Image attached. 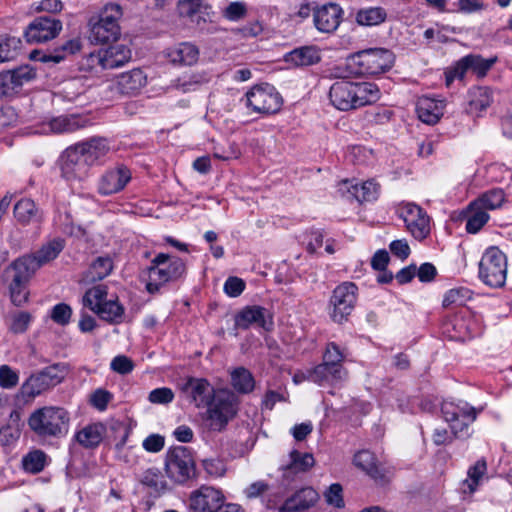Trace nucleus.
<instances>
[{
  "instance_id": "864d4df0",
  "label": "nucleus",
  "mask_w": 512,
  "mask_h": 512,
  "mask_svg": "<svg viewBox=\"0 0 512 512\" xmlns=\"http://www.w3.org/2000/svg\"><path fill=\"white\" fill-rule=\"evenodd\" d=\"M470 291L467 288H454L446 292L443 299V307L448 308L450 306H462L465 301L470 297Z\"/></svg>"
},
{
  "instance_id": "20e7f679",
  "label": "nucleus",
  "mask_w": 512,
  "mask_h": 512,
  "mask_svg": "<svg viewBox=\"0 0 512 512\" xmlns=\"http://www.w3.org/2000/svg\"><path fill=\"white\" fill-rule=\"evenodd\" d=\"M207 408L206 422L211 431L221 432L228 423L237 415L238 398L234 392L226 388L215 391Z\"/></svg>"
},
{
  "instance_id": "6ab92c4d",
  "label": "nucleus",
  "mask_w": 512,
  "mask_h": 512,
  "mask_svg": "<svg viewBox=\"0 0 512 512\" xmlns=\"http://www.w3.org/2000/svg\"><path fill=\"white\" fill-rule=\"evenodd\" d=\"M36 77L35 69L29 65H23L13 70L0 73V99L11 96L17 92L24 83Z\"/></svg>"
},
{
  "instance_id": "9d476101",
  "label": "nucleus",
  "mask_w": 512,
  "mask_h": 512,
  "mask_svg": "<svg viewBox=\"0 0 512 512\" xmlns=\"http://www.w3.org/2000/svg\"><path fill=\"white\" fill-rule=\"evenodd\" d=\"M504 201L505 194L502 189L486 191L461 211L458 220L466 221V224H486L490 219L488 211L501 207Z\"/></svg>"
},
{
  "instance_id": "ea45409f",
  "label": "nucleus",
  "mask_w": 512,
  "mask_h": 512,
  "mask_svg": "<svg viewBox=\"0 0 512 512\" xmlns=\"http://www.w3.org/2000/svg\"><path fill=\"white\" fill-rule=\"evenodd\" d=\"M14 216L22 223L43 221L42 212L36 207L34 201L28 198L21 199L15 204Z\"/></svg>"
},
{
  "instance_id": "052dcab7",
  "label": "nucleus",
  "mask_w": 512,
  "mask_h": 512,
  "mask_svg": "<svg viewBox=\"0 0 512 512\" xmlns=\"http://www.w3.org/2000/svg\"><path fill=\"white\" fill-rule=\"evenodd\" d=\"M113 395L105 389H97L90 396V403L99 411H104L109 402L112 400Z\"/></svg>"
},
{
  "instance_id": "72a5a7b5",
  "label": "nucleus",
  "mask_w": 512,
  "mask_h": 512,
  "mask_svg": "<svg viewBox=\"0 0 512 512\" xmlns=\"http://www.w3.org/2000/svg\"><path fill=\"white\" fill-rule=\"evenodd\" d=\"M103 69H115L123 66L131 59V50L124 44H114L101 49Z\"/></svg>"
},
{
  "instance_id": "e433bc0d",
  "label": "nucleus",
  "mask_w": 512,
  "mask_h": 512,
  "mask_svg": "<svg viewBox=\"0 0 512 512\" xmlns=\"http://www.w3.org/2000/svg\"><path fill=\"white\" fill-rule=\"evenodd\" d=\"M284 59L287 63L302 67L317 64L321 60V55L316 46H303L287 53Z\"/></svg>"
},
{
  "instance_id": "a19ab883",
  "label": "nucleus",
  "mask_w": 512,
  "mask_h": 512,
  "mask_svg": "<svg viewBox=\"0 0 512 512\" xmlns=\"http://www.w3.org/2000/svg\"><path fill=\"white\" fill-rule=\"evenodd\" d=\"M491 102L492 96L488 87H473L468 92V111L470 113H478L487 109Z\"/></svg>"
},
{
  "instance_id": "c85d7f7f",
  "label": "nucleus",
  "mask_w": 512,
  "mask_h": 512,
  "mask_svg": "<svg viewBox=\"0 0 512 512\" xmlns=\"http://www.w3.org/2000/svg\"><path fill=\"white\" fill-rule=\"evenodd\" d=\"M75 146L83 153L91 167L101 161L110 150L107 139L103 137H93Z\"/></svg>"
},
{
  "instance_id": "f257e3e1",
  "label": "nucleus",
  "mask_w": 512,
  "mask_h": 512,
  "mask_svg": "<svg viewBox=\"0 0 512 512\" xmlns=\"http://www.w3.org/2000/svg\"><path fill=\"white\" fill-rule=\"evenodd\" d=\"M481 410L476 409L467 402L459 403L444 401L441 405V413L449 424L451 431L446 428H436L432 434V441L436 446L448 445L454 439L466 440L472 436L470 426Z\"/></svg>"
},
{
  "instance_id": "bf43d9fd",
  "label": "nucleus",
  "mask_w": 512,
  "mask_h": 512,
  "mask_svg": "<svg viewBox=\"0 0 512 512\" xmlns=\"http://www.w3.org/2000/svg\"><path fill=\"white\" fill-rule=\"evenodd\" d=\"M247 14V7L244 2H231L224 10L223 16L230 21L243 19Z\"/></svg>"
},
{
  "instance_id": "b1692460",
  "label": "nucleus",
  "mask_w": 512,
  "mask_h": 512,
  "mask_svg": "<svg viewBox=\"0 0 512 512\" xmlns=\"http://www.w3.org/2000/svg\"><path fill=\"white\" fill-rule=\"evenodd\" d=\"M63 248L64 240L56 238L43 245L36 253L19 257L16 260L21 261L27 266V269L35 273L41 266L54 260Z\"/></svg>"
},
{
  "instance_id": "bb28decb",
  "label": "nucleus",
  "mask_w": 512,
  "mask_h": 512,
  "mask_svg": "<svg viewBox=\"0 0 512 512\" xmlns=\"http://www.w3.org/2000/svg\"><path fill=\"white\" fill-rule=\"evenodd\" d=\"M81 48L82 41L79 37H76L65 41L62 45L56 47L53 51L43 52L34 50L31 52L30 58L43 63H59L67 56L78 53Z\"/></svg>"
},
{
  "instance_id": "f8f14e48",
  "label": "nucleus",
  "mask_w": 512,
  "mask_h": 512,
  "mask_svg": "<svg viewBox=\"0 0 512 512\" xmlns=\"http://www.w3.org/2000/svg\"><path fill=\"white\" fill-rule=\"evenodd\" d=\"M353 64L361 75H378L388 71L394 62L393 53L384 48L359 51L352 56Z\"/></svg>"
},
{
  "instance_id": "473e14b6",
  "label": "nucleus",
  "mask_w": 512,
  "mask_h": 512,
  "mask_svg": "<svg viewBox=\"0 0 512 512\" xmlns=\"http://www.w3.org/2000/svg\"><path fill=\"white\" fill-rule=\"evenodd\" d=\"M315 464L311 453H301L298 450H292L289 454V462L282 466L283 476L290 479L298 473L307 472Z\"/></svg>"
},
{
  "instance_id": "4d7b16f0",
  "label": "nucleus",
  "mask_w": 512,
  "mask_h": 512,
  "mask_svg": "<svg viewBox=\"0 0 512 512\" xmlns=\"http://www.w3.org/2000/svg\"><path fill=\"white\" fill-rule=\"evenodd\" d=\"M20 435V427L13 424H7L0 428V444L2 446L13 445L18 441Z\"/></svg>"
},
{
  "instance_id": "c9c22d12",
  "label": "nucleus",
  "mask_w": 512,
  "mask_h": 512,
  "mask_svg": "<svg viewBox=\"0 0 512 512\" xmlns=\"http://www.w3.org/2000/svg\"><path fill=\"white\" fill-rule=\"evenodd\" d=\"M166 56L173 64L193 65L198 60L199 50L195 45L184 42L167 49Z\"/></svg>"
},
{
  "instance_id": "6e6d98bb",
  "label": "nucleus",
  "mask_w": 512,
  "mask_h": 512,
  "mask_svg": "<svg viewBox=\"0 0 512 512\" xmlns=\"http://www.w3.org/2000/svg\"><path fill=\"white\" fill-rule=\"evenodd\" d=\"M71 315V307L66 303H59L52 308L50 317L55 323L65 326L70 322Z\"/></svg>"
},
{
  "instance_id": "2eb2a0df",
  "label": "nucleus",
  "mask_w": 512,
  "mask_h": 512,
  "mask_svg": "<svg viewBox=\"0 0 512 512\" xmlns=\"http://www.w3.org/2000/svg\"><path fill=\"white\" fill-rule=\"evenodd\" d=\"M61 177L68 182L84 180L91 166L75 145L66 148L58 160Z\"/></svg>"
},
{
  "instance_id": "680f3d73",
  "label": "nucleus",
  "mask_w": 512,
  "mask_h": 512,
  "mask_svg": "<svg viewBox=\"0 0 512 512\" xmlns=\"http://www.w3.org/2000/svg\"><path fill=\"white\" fill-rule=\"evenodd\" d=\"M342 486L338 483L332 484L325 492V499L329 505L336 508H343L345 503L342 495Z\"/></svg>"
},
{
  "instance_id": "3c124183",
  "label": "nucleus",
  "mask_w": 512,
  "mask_h": 512,
  "mask_svg": "<svg viewBox=\"0 0 512 512\" xmlns=\"http://www.w3.org/2000/svg\"><path fill=\"white\" fill-rule=\"evenodd\" d=\"M471 56L461 58L454 67L446 72V85L449 86L454 79L462 80L468 70L471 68Z\"/></svg>"
},
{
  "instance_id": "a878e982",
  "label": "nucleus",
  "mask_w": 512,
  "mask_h": 512,
  "mask_svg": "<svg viewBox=\"0 0 512 512\" xmlns=\"http://www.w3.org/2000/svg\"><path fill=\"white\" fill-rule=\"evenodd\" d=\"M319 493L312 487H303L288 497L279 507V512H303L319 500Z\"/></svg>"
},
{
  "instance_id": "7c9ffc66",
  "label": "nucleus",
  "mask_w": 512,
  "mask_h": 512,
  "mask_svg": "<svg viewBox=\"0 0 512 512\" xmlns=\"http://www.w3.org/2000/svg\"><path fill=\"white\" fill-rule=\"evenodd\" d=\"M89 124V119L79 114L60 115L52 118L48 126L53 133H72L82 129Z\"/></svg>"
},
{
  "instance_id": "7ed1b4c3",
  "label": "nucleus",
  "mask_w": 512,
  "mask_h": 512,
  "mask_svg": "<svg viewBox=\"0 0 512 512\" xmlns=\"http://www.w3.org/2000/svg\"><path fill=\"white\" fill-rule=\"evenodd\" d=\"M329 98L335 108L349 111L375 103L380 91L374 83L340 80L330 87Z\"/></svg>"
},
{
  "instance_id": "f3484780",
  "label": "nucleus",
  "mask_w": 512,
  "mask_h": 512,
  "mask_svg": "<svg viewBox=\"0 0 512 512\" xmlns=\"http://www.w3.org/2000/svg\"><path fill=\"white\" fill-rule=\"evenodd\" d=\"M62 30V22L52 16L36 17L26 28L28 43H42L54 39Z\"/></svg>"
},
{
  "instance_id": "e2e57ef3",
  "label": "nucleus",
  "mask_w": 512,
  "mask_h": 512,
  "mask_svg": "<svg viewBox=\"0 0 512 512\" xmlns=\"http://www.w3.org/2000/svg\"><path fill=\"white\" fill-rule=\"evenodd\" d=\"M81 68L89 71L99 72L103 69V57L101 49L91 52L81 63Z\"/></svg>"
},
{
  "instance_id": "09e8293b",
  "label": "nucleus",
  "mask_w": 512,
  "mask_h": 512,
  "mask_svg": "<svg viewBox=\"0 0 512 512\" xmlns=\"http://www.w3.org/2000/svg\"><path fill=\"white\" fill-rule=\"evenodd\" d=\"M107 288L104 285H97L88 289L83 297L84 305L93 312L98 309L107 299Z\"/></svg>"
},
{
  "instance_id": "412c9836",
  "label": "nucleus",
  "mask_w": 512,
  "mask_h": 512,
  "mask_svg": "<svg viewBox=\"0 0 512 512\" xmlns=\"http://www.w3.org/2000/svg\"><path fill=\"white\" fill-rule=\"evenodd\" d=\"M347 376L348 372L343 365H333L322 361L308 371L306 378L321 386H335L343 383Z\"/></svg>"
},
{
  "instance_id": "6e6552de",
  "label": "nucleus",
  "mask_w": 512,
  "mask_h": 512,
  "mask_svg": "<svg viewBox=\"0 0 512 512\" xmlns=\"http://www.w3.org/2000/svg\"><path fill=\"white\" fill-rule=\"evenodd\" d=\"M478 276L487 286L501 288L507 277V257L496 246L485 250L479 262Z\"/></svg>"
},
{
  "instance_id": "69168bd1",
  "label": "nucleus",
  "mask_w": 512,
  "mask_h": 512,
  "mask_svg": "<svg viewBox=\"0 0 512 512\" xmlns=\"http://www.w3.org/2000/svg\"><path fill=\"white\" fill-rule=\"evenodd\" d=\"M246 284L239 277L230 276L224 283V292L230 297H238L244 291Z\"/></svg>"
},
{
  "instance_id": "4468645a",
  "label": "nucleus",
  "mask_w": 512,
  "mask_h": 512,
  "mask_svg": "<svg viewBox=\"0 0 512 512\" xmlns=\"http://www.w3.org/2000/svg\"><path fill=\"white\" fill-rule=\"evenodd\" d=\"M34 273L21 261H13L4 271L3 277L10 280L9 291L12 303L22 306L28 300L27 284Z\"/></svg>"
},
{
  "instance_id": "1a4fd4ad",
  "label": "nucleus",
  "mask_w": 512,
  "mask_h": 512,
  "mask_svg": "<svg viewBox=\"0 0 512 512\" xmlns=\"http://www.w3.org/2000/svg\"><path fill=\"white\" fill-rule=\"evenodd\" d=\"M165 473L177 484H184L194 478L196 465L191 449L185 446L170 448L165 457Z\"/></svg>"
},
{
  "instance_id": "603ef678",
  "label": "nucleus",
  "mask_w": 512,
  "mask_h": 512,
  "mask_svg": "<svg viewBox=\"0 0 512 512\" xmlns=\"http://www.w3.org/2000/svg\"><path fill=\"white\" fill-rule=\"evenodd\" d=\"M346 358L345 350H342L335 342H328L323 353L322 361L333 365H343Z\"/></svg>"
},
{
  "instance_id": "aec40b11",
  "label": "nucleus",
  "mask_w": 512,
  "mask_h": 512,
  "mask_svg": "<svg viewBox=\"0 0 512 512\" xmlns=\"http://www.w3.org/2000/svg\"><path fill=\"white\" fill-rule=\"evenodd\" d=\"M338 191L348 200L355 199L359 203H364L375 201L379 196L380 187L373 180L358 184L345 179L339 183Z\"/></svg>"
},
{
  "instance_id": "cd10ccee",
  "label": "nucleus",
  "mask_w": 512,
  "mask_h": 512,
  "mask_svg": "<svg viewBox=\"0 0 512 512\" xmlns=\"http://www.w3.org/2000/svg\"><path fill=\"white\" fill-rule=\"evenodd\" d=\"M356 467L369 475L376 483L384 485L388 482L386 469L378 463L375 455L369 450H361L354 455Z\"/></svg>"
},
{
  "instance_id": "423d86ee",
  "label": "nucleus",
  "mask_w": 512,
  "mask_h": 512,
  "mask_svg": "<svg viewBox=\"0 0 512 512\" xmlns=\"http://www.w3.org/2000/svg\"><path fill=\"white\" fill-rule=\"evenodd\" d=\"M66 375L65 365L57 363L32 373L21 385L19 394L24 400H31L60 384Z\"/></svg>"
},
{
  "instance_id": "c03bdc74",
  "label": "nucleus",
  "mask_w": 512,
  "mask_h": 512,
  "mask_svg": "<svg viewBox=\"0 0 512 512\" xmlns=\"http://www.w3.org/2000/svg\"><path fill=\"white\" fill-rule=\"evenodd\" d=\"M387 18V12L382 7H368L356 13V22L361 26H376Z\"/></svg>"
},
{
  "instance_id": "4c0bfd02",
  "label": "nucleus",
  "mask_w": 512,
  "mask_h": 512,
  "mask_svg": "<svg viewBox=\"0 0 512 512\" xmlns=\"http://www.w3.org/2000/svg\"><path fill=\"white\" fill-rule=\"evenodd\" d=\"M146 75L139 69L122 73L118 76L117 84L123 94H135L146 84Z\"/></svg>"
},
{
  "instance_id": "f704fd0d",
  "label": "nucleus",
  "mask_w": 512,
  "mask_h": 512,
  "mask_svg": "<svg viewBox=\"0 0 512 512\" xmlns=\"http://www.w3.org/2000/svg\"><path fill=\"white\" fill-rule=\"evenodd\" d=\"M105 426L98 422L88 424L75 434L76 442L86 449H94L100 445L105 435Z\"/></svg>"
},
{
  "instance_id": "13d9d810",
  "label": "nucleus",
  "mask_w": 512,
  "mask_h": 512,
  "mask_svg": "<svg viewBox=\"0 0 512 512\" xmlns=\"http://www.w3.org/2000/svg\"><path fill=\"white\" fill-rule=\"evenodd\" d=\"M19 375L8 365L0 366V387L3 389H12L17 386Z\"/></svg>"
},
{
  "instance_id": "a18cd8bd",
  "label": "nucleus",
  "mask_w": 512,
  "mask_h": 512,
  "mask_svg": "<svg viewBox=\"0 0 512 512\" xmlns=\"http://www.w3.org/2000/svg\"><path fill=\"white\" fill-rule=\"evenodd\" d=\"M114 267L113 259L109 255L97 257L89 267L91 281H100L112 272Z\"/></svg>"
},
{
  "instance_id": "c756f323",
  "label": "nucleus",
  "mask_w": 512,
  "mask_h": 512,
  "mask_svg": "<svg viewBox=\"0 0 512 512\" xmlns=\"http://www.w3.org/2000/svg\"><path fill=\"white\" fill-rule=\"evenodd\" d=\"M445 103L429 97L418 100L416 110L418 118L428 125L436 124L444 114Z\"/></svg>"
},
{
  "instance_id": "9b49d317",
  "label": "nucleus",
  "mask_w": 512,
  "mask_h": 512,
  "mask_svg": "<svg viewBox=\"0 0 512 512\" xmlns=\"http://www.w3.org/2000/svg\"><path fill=\"white\" fill-rule=\"evenodd\" d=\"M358 287L352 282H343L332 292L329 300V316L333 322L348 321L357 302Z\"/></svg>"
},
{
  "instance_id": "dca6fc26",
  "label": "nucleus",
  "mask_w": 512,
  "mask_h": 512,
  "mask_svg": "<svg viewBox=\"0 0 512 512\" xmlns=\"http://www.w3.org/2000/svg\"><path fill=\"white\" fill-rule=\"evenodd\" d=\"M224 502L225 496L221 490L202 485L190 493L189 509L191 512H217Z\"/></svg>"
},
{
  "instance_id": "0e129e2a",
  "label": "nucleus",
  "mask_w": 512,
  "mask_h": 512,
  "mask_svg": "<svg viewBox=\"0 0 512 512\" xmlns=\"http://www.w3.org/2000/svg\"><path fill=\"white\" fill-rule=\"evenodd\" d=\"M148 399L155 404H168L173 401L174 393L167 387L156 388L149 393Z\"/></svg>"
},
{
  "instance_id": "79ce46f5",
  "label": "nucleus",
  "mask_w": 512,
  "mask_h": 512,
  "mask_svg": "<svg viewBox=\"0 0 512 512\" xmlns=\"http://www.w3.org/2000/svg\"><path fill=\"white\" fill-rule=\"evenodd\" d=\"M101 319L111 323L119 324L122 322L124 307L115 300H106L96 311H94Z\"/></svg>"
},
{
  "instance_id": "49530a36",
  "label": "nucleus",
  "mask_w": 512,
  "mask_h": 512,
  "mask_svg": "<svg viewBox=\"0 0 512 512\" xmlns=\"http://www.w3.org/2000/svg\"><path fill=\"white\" fill-rule=\"evenodd\" d=\"M210 7L202 0H179L178 11L180 16L192 19L195 15H208Z\"/></svg>"
},
{
  "instance_id": "58836bf2",
  "label": "nucleus",
  "mask_w": 512,
  "mask_h": 512,
  "mask_svg": "<svg viewBox=\"0 0 512 512\" xmlns=\"http://www.w3.org/2000/svg\"><path fill=\"white\" fill-rule=\"evenodd\" d=\"M230 383L239 394H249L255 388L253 374L245 367H237L230 372Z\"/></svg>"
},
{
  "instance_id": "774afa93",
  "label": "nucleus",
  "mask_w": 512,
  "mask_h": 512,
  "mask_svg": "<svg viewBox=\"0 0 512 512\" xmlns=\"http://www.w3.org/2000/svg\"><path fill=\"white\" fill-rule=\"evenodd\" d=\"M472 57L471 68L474 73L478 76H484L487 71L492 67L495 63V59H483L480 56L470 55Z\"/></svg>"
},
{
  "instance_id": "37998d69",
  "label": "nucleus",
  "mask_w": 512,
  "mask_h": 512,
  "mask_svg": "<svg viewBox=\"0 0 512 512\" xmlns=\"http://www.w3.org/2000/svg\"><path fill=\"white\" fill-rule=\"evenodd\" d=\"M487 473V462L484 458L476 461V463L468 469L467 479L463 482L464 491L474 493L481 483V480Z\"/></svg>"
},
{
  "instance_id": "2f4dec72",
  "label": "nucleus",
  "mask_w": 512,
  "mask_h": 512,
  "mask_svg": "<svg viewBox=\"0 0 512 512\" xmlns=\"http://www.w3.org/2000/svg\"><path fill=\"white\" fill-rule=\"evenodd\" d=\"M395 214L405 224H429L431 221L427 212L413 202H401L395 206Z\"/></svg>"
},
{
  "instance_id": "0eeeda50",
  "label": "nucleus",
  "mask_w": 512,
  "mask_h": 512,
  "mask_svg": "<svg viewBox=\"0 0 512 512\" xmlns=\"http://www.w3.org/2000/svg\"><path fill=\"white\" fill-rule=\"evenodd\" d=\"M122 7L117 3H108L102 9L96 22H90L89 40L95 44L115 41L120 35L118 20L122 17Z\"/></svg>"
},
{
  "instance_id": "8fccbe9b",
  "label": "nucleus",
  "mask_w": 512,
  "mask_h": 512,
  "mask_svg": "<svg viewBox=\"0 0 512 512\" xmlns=\"http://www.w3.org/2000/svg\"><path fill=\"white\" fill-rule=\"evenodd\" d=\"M45 462L46 454L41 450L30 452L23 458L24 468L32 473L41 472L45 467Z\"/></svg>"
},
{
  "instance_id": "4be33fe9",
  "label": "nucleus",
  "mask_w": 512,
  "mask_h": 512,
  "mask_svg": "<svg viewBox=\"0 0 512 512\" xmlns=\"http://www.w3.org/2000/svg\"><path fill=\"white\" fill-rule=\"evenodd\" d=\"M343 10L339 4L326 3L313 9V21L318 31L332 33L342 21Z\"/></svg>"
},
{
  "instance_id": "5fc2aeb1",
  "label": "nucleus",
  "mask_w": 512,
  "mask_h": 512,
  "mask_svg": "<svg viewBox=\"0 0 512 512\" xmlns=\"http://www.w3.org/2000/svg\"><path fill=\"white\" fill-rule=\"evenodd\" d=\"M32 321V315L26 311H20L12 315L9 330L14 334L24 333Z\"/></svg>"
},
{
  "instance_id": "ddd939ff",
  "label": "nucleus",
  "mask_w": 512,
  "mask_h": 512,
  "mask_svg": "<svg viewBox=\"0 0 512 512\" xmlns=\"http://www.w3.org/2000/svg\"><path fill=\"white\" fill-rule=\"evenodd\" d=\"M246 105L256 113L275 114L280 111L283 99L274 86L265 83L247 91Z\"/></svg>"
},
{
  "instance_id": "39448f33",
  "label": "nucleus",
  "mask_w": 512,
  "mask_h": 512,
  "mask_svg": "<svg viewBox=\"0 0 512 512\" xmlns=\"http://www.w3.org/2000/svg\"><path fill=\"white\" fill-rule=\"evenodd\" d=\"M185 272L186 264L181 258L159 253L151 261L146 289L149 293H156L162 285L180 279Z\"/></svg>"
},
{
  "instance_id": "de8ad7c7",
  "label": "nucleus",
  "mask_w": 512,
  "mask_h": 512,
  "mask_svg": "<svg viewBox=\"0 0 512 512\" xmlns=\"http://www.w3.org/2000/svg\"><path fill=\"white\" fill-rule=\"evenodd\" d=\"M20 47V39L0 36V63L15 59Z\"/></svg>"
},
{
  "instance_id": "338daca9",
  "label": "nucleus",
  "mask_w": 512,
  "mask_h": 512,
  "mask_svg": "<svg viewBox=\"0 0 512 512\" xmlns=\"http://www.w3.org/2000/svg\"><path fill=\"white\" fill-rule=\"evenodd\" d=\"M110 367L113 371L124 375L130 373L133 370L134 364L133 361L127 356L118 355L113 358Z\"/></svg>"
},
{
  "instance_id": "393cba45",
  "label": "nucleus",
  "mask_w": 512,
  "mask_h": 512,
  "mask_svg": "<svg viewBox=\"0 0 512 512\" xmlns=\"http://www.w3.org/2000/svg\"><path fill=\"white\" fill-rule=\"evenodd\" d=\"M181 389L197 408H204L208 405L211 397L217 390L207 379L195 377H189Z\"/></svg>"
},
{
  "instance_id": "5701e85b",
  "label": "nucleus",
  "mask_w": 512,
  "mask_h": 512,
  "mask_svg": "<svg viewBox=\"0 0 512 512\" xmlns=\"http://www.w3.org/2000/svg\"><path fill=\"white\" fill-rule=\"evenodd\" d=\"M131 180V171L124 165L108 169L98 181L101 195H112L122 191Z\"/></svg>"
},
{
  "instance_id": "f03ea898",
  "label": "nucleus",
  "mask_w": 512,
  "mask_h": 512,
  "mask_svg": "<svg viewBox=\"0 0 512 512\" xmlns=\"http://www.w3.org/2000/svg\"><path fill=\"white\" fill-rule=\"evenodd\" d=\"M27 424L40 442L52 444L68 435L71 416L64 407L43 406L31 412Z\"/></svg>"
},
{
  "instance_id": "a211bd4d",
  "label": "nucleus",
  "mask_w": 512,
  "mask_h": 512,
  "mask_svg": "<svg viewBox=\"0 0 512 512\" xmlns=\"http://www.w3.org/2000/svg\"><path fill=\"white\" fill-rule=\"evenodd\" d=\"M251 325H257L265 331H271L274 327L273 315L262 306H246L235 316V328L246 330Z\"/></svg>"
}]
</instances>
